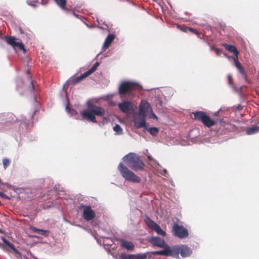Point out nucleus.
Listing matches in <instances>:
<instances>
[{
  "label": "nucleus",
  "mask_w": 259,
  "mask_h": 259,
  "mask_svg": "<svg viewBox=\"0 0 259 259\" xmlns=\"http://www.w3.org/2000/svg\"><path fill=\"white\" fill-rule=\"evenodd\" d=\"M5 40L8 44L12 46L14 49L18 48L23 51L24 52L26 51L23 44L20 41H17L14 37L6 36H5Z\"/></svg>",
  "instance_id": "nucleus-9"
},
{
  "label": "nucleus",
  "mask_w": 259,
  "mask_h": 259,
  "mask_svg": "<svg viewBox=\"0 0 259 259\" xmlns=\"http://www.w3.org/2000/svg\"><path fill=\"white\" fill-rule=\"evenodd\" d=\"M145 131L149 132L151 135L155 136L158 133V129L155 127H148V124L144 128Z\"/></svg>",
  "instance_id": "nucleus-21"
},
{
  "label": "nucleus",
  "mask_w": 259,
  "mask_h": 259,
  "mask_svg": "<svg viewBox=\"0 0 259 259\" xmlns=\"http://www.w3.org/2000/svg\"><path fill=\"white\" fill-rule=\"evenodd\" d=\"M38 0H33L31 1H27V4L32 7H35L36 6V4L38 3Z\"/></svg>",
  "instance_id": "nucleus-32"
},
{
  "label": "nucleus",
  "mask_w": 259,
  "mask_h": 259,
  "mask_svg": "<svg viewBox=\"0 0 259 259\" xmlns=\"http://www.w3.org/2000/svg\"><path fill=\"white\" fill-rule=\"evenodd\" d=\"M132 121L134 126L138 129L142 127L144 128L147 125L146 122V116L138 112L133 114Z\"/></svg>",
  "instance_id": "nucleus-6"
},
{
  "label": "nucleus",
  "mask_w": 259,
  "mask_h": 259,
  "mask_svg": "<svg viewBox=\"0 0 259 259\" xmlns=\"http://www.w3.org/2000/svg\"><path fill=\"white\" fill-rule=\"evenodd\" d=\"M144 222L146 225L152 230L155 231L158 235L164 236L166 233L161 229L160 227L155 223L153 221L148 217H146L144 219Z\"/></svg>",
  "instance_id": "nucleus-7"
},
{
  "label": "nucleus",
  "mask_w": 259,
  "mask_h": 259,
  "mask_svg": "<svg viewBox=\"0 0 259 259\" xmlns=\"http://www.w3.org/2000/svg\"><path fill=\"white\" fill-rule=\"evenodd\" d=\"M30 230L34 232L45 236H48L50 233V232L48 230L37 229L34 227H31Z\"/></svg>",
  "instance_id": "nucleus-19"
},
{
  "label": "nucleus",
  "mask_w": 259,
  "mask_h": 259,
  "mask_svg": "<svg viewBox=\"0 0 259 259\" xmlns=\"http://www.w3.org/2000/svg\"><path fill=\"white\" fill-rule=\"evenodd\" d=\"M5 115H0V128L2 126V123L4 122V117H5Z\"/></svg>",
  "instance_id": "nucleus-38"
},
{
  "label": "nucleus",
  "mask_w": 259,
  "mask_h": 259,
  "mask_svg": "<svg viewBox=\"0 0 259 259\" xmlns=\"http://www.w3.org/2000/svg\"><path fill=\"white\" fill-rule=\"evenodd\" d=\"M108 117H104L103 118L102 123L103 124L106 123L108 122Z\"/></svg>",
  "instance_id": "nucleus-40"
},
{
  "label": "nucleus",
  "mask_w": 259,
  "mask_h": 259,
  "mask_svg": "<svg viewBox=\"0 0 259 259\" xmlns=\"http://www.w3.org/2000/svg\"><path fill=\"white\" fill-rule=\"evenodd\" d=\"M194 118L201 121L205 126L209 127L215 124V122L211 120L206 114L202 111H197L194 113Z\"/></svg>",
  "instance_id": "nucleus-5"
},
{
  "label": "nucleus",
  "mask_w": 259,
  "mask_h": 259,
  "mask_svg": "<svg viewBox=\"0 0 259 259\" xmlns=\"http://www.w3.org/2000/svg\"><path fill=\"white\" fill-rule=\"evenodd\" d=\"M149 241L153 245L159 247H165L167 245L166 243L163 239L158 237H152L150 238Z\"/></svg>",
  "instance_id": "nucleus-12"
},
{
  "label": "nucleus",
  "mask_w": 259,
  "mask_h": 259,
  "mask_svg": "<svg viewBox=\"0 0 259 259\" xmlns=\"http://www.w3.org/2000/svg\"><path fill=\"white\" fill-rule=\"evenodd\" d=\"M121 247L128 250H132L134 248V244L131 242L123 239L120 240Z\"/></svg>",
  "instance_id": "nucleus-15"
},
{
  "label": "nucleus",
  "mask_w": 259,
  "mask_h": 259,
  "mask_svg": "<svg viewBox=\"0 0 259 259\" xmlns=\"http://www.w3.org/2000/svg\"><path fill=\"white\" fill-rule=\"evenodd\" d=\"M3 163L4 167L6 168L10 165V161L8 158H4L3 159Z\"/></svg>",
  "instance_id": "nucleus-31"
},
{
  "label": "nucleus",
  "mask_w": 259,
  "mask_h": 259,
  "mask_svg": "<svg viewBox=\"0 0 259 259\" xmlns=\"http://www.w3.org/2000/svg\"><path fill=\"white\" fill-rule=\"evenodd\" d=\"M162 247L164 248L163 250L154 251L150 253L154 255H164L165 256H167V245H166L165 247Z\"/></svg>",
  "instance_id": "nucleus-20"
},
{
  "label": "nucleus",
  "mask_w": 259,
  "mask_h": 259,
  "mask_svg": "<svg viewBox=\"0 0 259 259\" xmlns=\"http://www.w3.org/2000/svg\"><path fill=\"white\" fill-rule=\"evenodd\" d=\"M258 132H259V126L251 127L246 131V134L248 135L254 134Z\"/></svg>",
  "instance_id": "nucleus-23"
},
{
  "label": "nucleus",
  "mask_w": 259,
  "mask_h": 259,
  "mask_svg": "<svg viewBox=\"0 0 259 259\" xmlns=\"http://www.w3.org/2000/svg\"><path fill=\"white\" fill-rule=\"evenodd\" d=\"M215 52L217 56H219L221 55V51L218 49H215Z\"/></svg>",
  "instance_id": "nucleus-41"
},
{
  "label": "nucleus",
  "mask_w": 259,
  "mask_h": 259,
  "mask_svg": "<svg viewBox=\"0 0 259 259\" xmlns=\"http://www.w3.org/2000/svg\"><path fill=\"white\" fill-rule=\"evenodd\" d=\"M83 210V218L87 221L93 220L95 217V213L94 210L90 206H84Z\"/></svg>",
  "instance_id": "nucleus-11"
},
{
  "label": "nucleus",
  "mask_w": 259,
  "mask_h": 259,
  "mask_svg": "<svg viewBox=\"0 0 259 259\" xmlns=\"http://www.w3.org/2000/svg\"><path fill=\"white\" fill-rule=\"evenodd\" d=\"M151 107L149 103L145 101L142 100L139 105V113L145 116H148L149 112L151 111Z\"/></svg>",
  "instance_id": "nucleus-10"
},
{
  "label": "nucleus",
  "mask_w": 259,
  "mask_h": 259,
  "mask_svg": "<svg viewBox=\"0 0 259 259\" xmlns=\"http://www.w3.org/2000/svg\"><path fill=\"white\" fill-rule=\"evenodd\" d=\"M187 29H188V28H184L181 29V30L184 32H186Z\"/></svg>",
  "instance_id": "nucleus-46"
},
{
  "label": "nucleus",
  "mask_w": 259,
  "mask_h": 259,
  "mask_svg": "<svg viewBox=\"0 0 259 259\" xmlns=\"http://www.w3.org/2000/svg\"><path fill=\"white\" fill-rule=\"evenodd\" d=\"M223 46L228 51L234 53V56H238L239 54L236 48L233 45H230L226 44H223Z\"/></svg>",
  "instance_id": "nucleus-18"
},
{
  "label": "nucleus",
  "mask_w": 259,
  "mask_h": 259,
  "mask_svg": "<svg viewBox=\"0 0 259 259\" xmlns=\"http://www.w3.org/2000/svg\"><path fill=\"white\" fill-rule=\"evenodd\" d=\"M65 110L67 113H70L71 115H73L74 114V113L75 112V111L73 110H71V109L68 107V105L66 106V107L65 108Z\"/></svg>",
  "instance_id": "nucleus-35"
},
{
  "label": "nucleus",
  "mask_w": 259,
  "mask_h": 259,
  "mask_svg": "<svg viewBox=\"0 0 259 259\" xmlns=\"http://www.w3.org/2000/svg\"><path fill=\"white\" fill-rule=\"evenodd\" d=\"M179 246L180 254L183 257H186L191 254L192 251L189 247L184 245Z\"/></svg>",
  "instance_id": "nucleus-14"
},
{
  "label": "nucleus",
  "mask_w": 259,
  "mask_h": 259,
  "mask_svg": "<svg viewBox=\"0 0 259 259\" xmlns=\"http://www.w3.org/2000/svg\"><path fill=\"white\" fill-rule=\"evenodd\" d=\"M180 252V246L169 247L167 245V256H171L178 258Z\"/></svg>",
  "instance_id": "nucleus-13"
},
{
  "label": "nucleus",
  "mask_w": 259,
  "mask_h": 259,
  "mask_svg": "<svg viewBox=\"0 0 259 259\" xmlns=\"http://www.w3.org/2000/svg\"><path fill=\"white\" fill-rule=\"evenodd\" d=\"M27 85H28V90L31 92L32 93L34 89V85L32 83V81L30 76H28L27 78Z\"/></svg>",
  "instance_id": "nucleus-25"
},
{
  "label": "nucleus",
  "mask_w": 259,
  "mask_h": 259,
  "mask_svg": "<svg viewBox=\"0 0 259 259\" xmlns=\"http://www.w3.org/2000/svg\"><path fill=\"white\" fill-rule=\"evenodd\" d=\"M1 239L3 241V243L9 247L11 249H12L14 251L16 252L17 250L15 248L14 245L10 243L9 241H7L6 238L4 236L1 237Z\"/></svg>",
  "instance_id": "nucleus-24"
},
{
  "label": "nucleus",
  "mask_w": 259,
  "mask_h": 259,
  "mask_svg": "<svg viewBox=\"0 0 259 259\" xmlns=\"http://www.w3.org/2000/svg\"><path fill=\"white\" fill-rule=\"evenodd\" d=\"M115 135H121L122 133V129L118 124H116L113 128Z\"/></svg>",
  "instance_id": "nucleus-28"
},
{
  "label": "nucleus",
  "mask_w": 259,
  "mask_h": 259,
  "mask_svg": "<svg viewBox=\"0 0 259 259\" xmlns=\"http://www.w3.org/2000/svg\"><path fill=\"white\" fill-rule=\"evenodd\" d=\"M8 118L6 119V122H15L17 120V118L12 113H9L7 115Z\"/></svg>",
  "instance_id": "nucleus-27"
},
{
  "label": "nucleus",
  "mask_w": 259,
  "mask_h": 259,
  "mask_svg": "<svg viewBox=\"0 0 259 259\" xmlns=\"http://www.w3.org/2000/svg\"><path fill=\"white\" fill-rule=\"evenodd\" d=\"M0 232H3V231L0 229ZM0 248L4 249V245L0 242Z\"/></svg>",
  "instance_id": "nucleus-45"
},
{
  "label": "nucleus",
  "mask_w": 259,
  "mask_h": 259,
  "mask_svg": "<svg viewBox=\"0 0 259 259\" xmlns=\"http://www.w3.org/2000/svg\"><path fill=\"white\" fill-rule=\"evenodd\" d=\"M115 38L114 34H109L106 37L104 44L103 45L102 50H105L107 49Z\"/></svg>",
  "instance_id": "nucleus-16"
},
{
  "label": "nucleus",
  "mask_w": 259,
  "mask_h": 259,
  "mask_svg": "<svg viewBox=\"0 0 259 259\" xmlns=\"http://www.w3.org/2000/svg\"><path fill=\"white\" fill-rule=\"evenodd\" d=\"M48 3V0H41V4L42 5H46Z\"/></svg>",
  "instance_id": "nucleus-42"
},
{
  "label": "nucleus",
  "mask_w": 259,
  "mask_h": 259,
  "mask_svg": "<svg viewBox=\"0 0 259 259\" xmlns=\"http://www.w3.org/2000/svg\"><path fill=\"white\" fill-rule=\"evenodd\" d=\"M87 105L88 109L83 110L80 112L81 117L83 119L96 123L95 115L103 116L105 114V110L103 108L94 105L90 102H88Z\"/></svg>",
  "instance_id": "nucleus-2"
},
{
  "label": "nucleus",
  "mask_w": 259,
  "mask_h": 259,
  "mask_svg": "<svg viewBox=\"0 0 259 259\" xmlns=\"http://www.w3.org/2000/svg\"><path fill=\"white\" fill-rule=\"evenodd\" d=\"M224 56L228 58H229V57L226 54H224Z\"/></svg>",
  "instance_id": "nucleus-48"
},
{
  "label": "nucleus",
  "mask_w": 259,
  "mask_h": 259,
  "mask_svg": "<svg viewBox=\"0 0 259 259\" xmlns=\"http://www.w3.org/2000/svg\"><path fill=\"white\" fill-rule=\"evenodd\" d=\"M215 50V49L213 47H210V50Z\"/></svg>",
  "instance_id": "nucleus-47"
},
{
  "label": "nucleus",
  "mask_w": 259,
  "mask_h": 259,
  "mask_svg": "<svg viewBox=\"0 0 259 259\" xmlns=\"http://www.w3.org/2000/svg\"><path fill=\"white\" fill-rule=\"evenodd\" d=\"M160 173L162 175H163L165 177H166L167 175H168L167 174V171L166 170V169H163L162 171L160 172Z\"/></svg>",
  "instance_id": "nucleus-37"
},
{
  "label": "nucleus",
  "mask_w": 259,
  "mask_h": 259,
  "mask_svg": "<svg viewBox=\"0 0 259 259\" xmlns=\"http://www.w3.org/2000/svg\"><path fill=\"white\" fill-rule=\"evenodd\" d=\"M118 169L122 177L125 180L132 183H139L140 182V178L130 170L126 166L124 165L122 162L119 164Z\"/></svg>",
  "instance_id": "nucleus-4"
},
{
  "label": "nucleus",
  "mask_w": 259,
  "mask_h": 259,
  "mask_svg": "<svg viewBox=\"0 0 259 259\" xmlns=\"http://www.w3.org/2000/svg\"><path fill=\"white\" fill-rule=\"evenodd\" d=\"M0 196L2 197V198H7V197L6 196V195L2 192L0 193Z\"/></svg>",
  "instance_id": "nucleus-43"
},
{
  "label": "nucleus",
  "mask_w": 259,
  "mask_h": 259,
  "mask_svg": "<svg viewBox=\"0 0 259 259\" xmlns=\"http://www.w3.org/2000/svg\"><path fill=\"white\" fill-rule=\"evenodd\" d=\"M150 253L149 252H147L144 253H139L135 254L136 259H146L147 255Z\"/></svg>",
  "instance_id": "nucleus-29"
},
{
  "label": "nucleus",
  "mask_w": 259,
  "mask_h": 259,
  "mask_svg": "<svg viewBox=\"0 0 259 259\" xmlns=\"http://www.w3.org/2000/svg\"><path fill=\"white\" fill-rule=\"evenodd\" d=\"M167 90L172 91V90L171 89H168Z\"/></svg>",
  "instance_id": "nucleus-49"
},
{
  "label": "nucleus",
  "mask_w": 259,
  "mask_h": 259,
  "mask_svg": "<svg viewBox=\"0 0 259 259\" xmlns=\"http://www.w3.org/2000/svg\"><path fill=\"white\" fill-rule=\"evenodd\" d=\"M92 72H91V71L89 69L88 71L85 72L83 74H81L80 76H77L75 78L76 82H78L81 81L83 78H85L90 74H91Z\"/></svg>",
  "instance_id": "nucleus-22"
},
{
  "label": "nucleus",
  "mask_w": 259,
  "mask_h": 259,
  "mask_svg": "<svg viewBox=\"0 0 259 259\" xmlns=\"http://www.w3.org/2000/svg\"><path fill=\"white\" fill-rule=\"evenodd\" d=\"M54 1L60 7L61 9L64 10H66V0H54Z\"/></svg>",
  "instance_id": "nucleus-26"
},
{
  "label": "nucleus",
  "mask_w": 259,
  "mask_h": 259,
  "mask_svg": "<svg viewBox=\"0 0 259 259\" xmlns=\"http://www.w3.org/2000/svg\"><path fill=\"white\" fill-rule=\"evenodd\" d=\"M122 160L130 168L136 171L143 170L145 165L139 156L135 153L126 154Z\"/></svg>",
  "instance_id": "nucleus-3"
},
{
  "label": "nucleus",
  "mask_w": 259,
  "mask_h": 259,
  "mask_svg": "<svg viewBox=\"0 0 259 259\" xmlns=\"http://www.w3.org/2000/svg\"><path fill=\"white\" fill-rule=\"evenodd\" d=\"M188 29L191 31V32H196V31L195 29H194L193 28H188Z\"/></svg>",
  "instance_id": "nucleus-44"
},
{
  "label": "nucleus",
  "mask_w": 259,
  "mask_h": 259,
  "mask_svg": "<svg viewBox=\"0 0 259 259\" xmlns=\"http://www.w3.org/2000/svg\"><path fill=\"white\" fill-rule=\"evenodd\" d=\"M228 83L230 85H232V79H231V76L230 75H228Z\"/></svg>",
  "instance_id": "nucleus-39"
},
{
  "label": "nucleus",
  "mask_w": 259,
  "mask_h": 259,
  "mask_svg": "<svg viewBox=\"0 0 259 259\" xmlns=\"http://www.w3.org/2000/svg\"><path fill=\"white\" fill-rule=\"evenodd\" d=\"M146 152L147 154H146L148 159L150 160H153L155 163H156L158 165H159V163L157 162L156 160L153 159L152 157L149 154V153L148 152V150H146Z\"/></svg>",
  "instance_id": "nucleus-36"
},
{
  "label": "nucleus",
  "mask_w": 259,
  "mask_h": 259,
  "mask_svg": "<svg viewBox=\"0 0 259 259\" xmlns=\"http://www.w3.org/2000/svg\"><path fill=\"white\" fill-rule=\"evenodd\" d=\"M173 234L180 238H185L188 236L187 230L182 226L175 224L172 229Z\"/></svg>",
  "instance_id": "nucleus-8"
},
{
  "label": "nucleus",
  "mask_w": 259,
  "mask_h": 259,
  "mask_svg": "<svg viewBox=\"0 0 259 259\" xmlns=\"http://www.w3.org/2000/svg\"><path fill=\"white\" fill-rule=\"evenodd\" d=\"M148 116L150 118L153 119H157V116L153 112L152 110L151 109V111L149 112Z\"/></svg>",
  "instance_id": "nucleus-34"
},
{
  "label": "nucleus",
  "mask_w": 259,
  "mask_h": 259,
  "mask_svg": "<svg viewBox=\"0 0 259 259\" xmlns=\"http://www.w3.org/2000/svg\"><path fill=\"white\" fill-rule=\"evenodd\" d=\"M141 88L140 85L135 82L123 81L121 83L118 88V92L120 98L124 100L118 104V108L121 111L127 114L134 109V104L127 100L134 98L136 90Z\"/></svg>",
  "instance_id": "nucleus-1"
},
{
  "label": "nucleus",
  "mask_w": 259,
  "mask_h": 259,
  "mask_svg": "<svg viewBox=\"0 0 259 259\" xmlns=\"http://www.w3.org/2000/svg\"><path fill=\"white\" fill-rule=\"evenodd\" d=\"M233 60L236 67L238 69V71L244 76V77L245 78L246 74L245 73L244 69L242 67L241 63L239 62L238 56H234L233 57Z\"/></svg>",
  "instance_id": "nucleus-17"
},
{
  "label": "nucleus",
  "mask_w": 259,
  "mask_h": 259,
  "mask_svg": "<svg viewBox=\"0 0 259 259\" xmlns=\"http://www.w3.org/2000/svg\"><path fill=\"white\" fill-rule=\"evenodd\" d=\"M108 245H111V244L110 243H108Z\"/></svg>",
  "instance_id": "nucleus-50"
},
{
  "label": "nucleus",
  "mask_w": 259,
  "mask_h": 259,
  "mask_svg": "<svg viewBox=\"0 0 259 259\" xmlns=\"http://www.w3.org/2000/svg\"><path fill=\"white\" fill-rule=\"evenodd\" d=\"M99 65V63L98 62H96L94 65L90 69V70L91 71V72L93 73L96 70Z\"/></svg>",
  "instance_id": "nucleus-33"
},
{
  "label": "nucleus",
  "mask_w": 259,
  "mask_h": 259,
  "mask_svg": "<svg viewBox=\"0 0 259 259\" xmlns=\"http://www.w3.org/2000/svg\"><path fill=\"white\" fill-rule=\"evenodd\" d=\"M120 257L122 259H136L135 254H121Z\"/></svg>",
  "instance_id": "nucleus-30"
}]
</instances>
